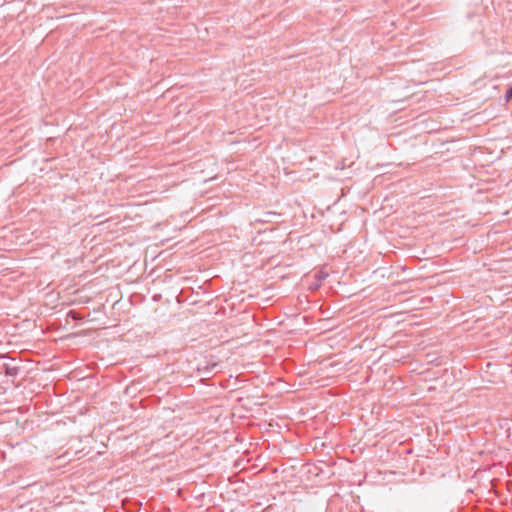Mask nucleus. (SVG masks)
<instances>
[{
    "label": "nucleus",
    "instance_id": "2",
    "mask_svg": "<svg viewBox=\"0 0 512 512\" xmlns=\"http://www.w3.org/2000/svg\"><path fill=\"white\" fill-rule=\"evenodd\" d=\"M280 214L273 212V211H267L264 212L260 217L255 218V222L257 223H279L278 218H280Z\"/></svg>",
    "mask_w": 512,
    "mask_h": 512
},
{
    "label": "nucleus",
    "instance_id": "1",
    "mask_svg": "<svg viewBox=\"0 0 512 512\" xmlns=\"http://www.w3.org/2000/svg\"><path fill=\"white\" fill-rule=\"evenodd\" d=\"M235 383H236V380L232 384L230 379H226L225 388H226V390L229 389V391L226 392V401L236 402V401L242 400V396L240 395L241 392H239L238 389H234Z\"/></svg>",
    "mask_w": 512,
    "mask_h": 512
},
{
    "label": "nucleus",
    "instance_id": "3",
    "mask_svg": "<svg viewBox=\"0 0 512 512\" xmlns=\"http://www.w3.org/2000/svg\"><path fill=\"white\" fill-rule=\"evenodd\" d=\"M233 485H234V482H233V481H232V479L229 477V478L227 479V483H226V486H225L226 493H229V492H230V489H231L232 491H234V492L237 490L236 488H235V489H234V488H232V486H233Z\"/></svg>",
    "mask_w": 512,
    "mask_h": 512
},
{
    "label": "nucleus",
    "instance_id": "4",
    "mask_svg": "<svg viewBox=\"0 0 512 512\" xmlns=\"http://www.w3.org/2000/svg\"><path fill=\"white\" fill-rule=\"evenodd\" d=\"M505 99L507 102L512 100V86L507 89L505 93Z\"/></svg>",
    "mask_w": 512,
    "mask_h": 512
},
{
    "label": "nucleus",
    "instance_id": "5",
    "mask_svg": "<svg viewBox=\"0 0 512 512\" xmlns=\"http://www.w3.org/2000/svg\"><path fill=\"white\" fill-rule=\"evenodd\" d=\"M227 325L232 326V325H233V323H232V322H230V323H226V326H227Z\"/></svg>",
    "mask_w": 512,
    "mask_h": 512
}]
</instances>
